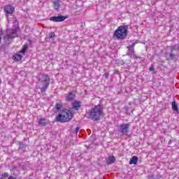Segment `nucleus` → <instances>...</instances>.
Here are the masks:
<instances>
[{"label":"nucleus","mask_w":179,"mask_h":179,"mask_svg":"<svg viewBox=\"0 0 179 179\" xmlns=\"http://www.w3.org/2000/svg\"><path fill=\"white\" fill-rule=\"evenodd\" d=\"M0 41H1V37H0Z\"/></svg>","instance_id":"nucleus-26"},{"label":"nucleus","mask_w":179,"mask_h":179,"mask_svg":"<svg viewBox=\"0 0 179 179\" xmlns=\"http://www.w3.org/2000/svg\"><path fill=\"white\" fill-rule=\"evenodd\" d=\"M72 117L73 113L71 110L64 109L56 117L55 120L58 122H69L72 120Z\"/></svg>","instance_id":"nucleus-2"},{"label":"nucleus","mask_w":179,"mask_h":179,"mask_svg":"<svg viewBox=\"0 0 179 179\" xmlns=\"http://www.w3.org/2000/svg\"><path fill=\"white\" fill-rule=\"evenodd\" d=\"M82 103L80 101H76L72 103V108L73 110H78L80 108Z\"/></svg>","instance_id":"nucleus-9"},{"label":"nucleus","mask_w":179,"mask_h":179,"mask_svg":"<svg viewBox=\"0 0 179 179\" xmlns=\"http://www.w3.org/2000/svg\"><path fill=\"white\" fill-rule=\"evenodd\" d=\"M65 99L67 101H71V100H73V99H75V94L73 93L65 94Z\"/></svg>","instance_id":"nucleus-11"},{"label":"nucleus","mask_w":179,"mask_h":179,"mask_svg":"<svg viewBox=\"0 0 179 179\" xmlns=\"http://www.w3.org/2000/svg\"><path fill=\"white\" fill-rule=\"evenodd\" d=\"M77 131H79V128H77Z\"/></svg>","instance_id":"nucleus-25"},{"label":"nucleus","mask_w":179,"mask_h":179,"mask_svg":"<svg viewBox=\"0 0 179 179\" xmlns=\"http://www.w3.org/2000/svg\"><path fill=\"white\" fill-rule=\"evenodd\" d=\"M8 179H16L13 176H10Z\"/></svg>","instance_id":"nucleus-24"},{"label":"nucleus","mask_w":179,"mask_h":179,"mask_svg":"<svg viewBox=\"0 0 179 179\" xmlns=\"http://www.w3.org/2000/svg\"><path fill=\"white\" fill-rule=\"evenodd\" d=\"M87 115L88 118H91V120H94V121L99 120V118H101L104 115L103 107H101V105L94 106L87 113Z\"/></svg>","instance_id":"nucleus-1"},{"label":"nucleus","mask_w":179,"mask_h":179,"mask_svg":"<svg viewBox=\"0 0 179 179\" xmlns=\"http://www.w3.org/2000/svg\"><path fill=\"white\" fill-rule=\"evenodd\" d=\"M104 77L106 78H108V73H105Z\"/></svg>","instance_id":"nucleus-23"},{"label":"nucleus","mask_w":179,"mask_h":179,"mask_svg":"<svg viewBox=\"0 0 179 179\" xmlns=\"http://www.w3.org/2000/svg\"><path fill=\"white\" fill-rule=\"evenodd\" d=\"M3 10L6 15H13V13H15V7L11 5H6L4 6Z\"/></svg>","instance_id":"nucleus-6"},{"label":"nucleus","mask_w":179,"mask_h":179,"mask_svg":"<svg viewBox=\"0 0 179 179\" xmlns=\"http://www.w3.org/2000/svg\"><path fill=\"white\" fill-rule=\"evenodd\" d=\"M38 124L41 127H45L47 125V121H45V119L41 118L39 120Z\"/></svg>","instance_id":"nucleus-13"},{"label":"nucleus","mask_w":179,"mask_h":179,"mask_svg":"<svg viewBox=\"0 0 179 179\" xmlns=\"http://www.w3.org/2000/svg\"><path fill=\"white\" fill-rule=\"evenodd\" d=\"M65 19H66V17L60 15V16H57V17H52L50 18V20L51 22H64V20H65Z\"/></svg>","instance_id":"nucleus-7"},{"label":"nucleus","mask_w":179,"mask_h":179,"mask_svg":"<svg viewBox=\"0 0 179 179\" xmlns=\"http://www.w3.org/2000/svg\"><path fill=\"white\" fill-rule=\"evenodd\" d=\"M128 129H129V124H123L120 125V131L122 134H128Z\"/></svg>","instance_id":"nucleus-8"},{"label":"nucleus","mask_w":179,"mask_h":179,"mask_svg":"<svg viewBox=\"0 0 179 179\" xmlns=\"http://www.w3.org/2000/svg\"><path fill=\"white\" fill-rule=\"evenodd\" d=\"M40 85H41V89H43V90H45L47 87H48V85H50V77H48V75H42L40 78Z\"/></svg>","instance_id":"nucleus-4"},{"label":"nucleus","mask_w":179,"mask_h":179,"mask_svg":"<svg viewBox=\"0 0 179 179\" xmlns=\"http://www.w3.org/2000/svg\"><path fill=\"white\" fill-rule=\"evenodd\" d=\"M150 71L151 72H153V71H155V68H154L153 66H151V67L150 68Z\"/></svg>","instance_id":"nucleus-22"},{"label":"nucleus","mask_w":179,"mask_h":179,"mask_svg":"<svg viewBox=\"0 0 179 179\" xmlns=\"http://www.w3.org/2000/svg\"><path fill=\"white\" fill-rule=\"evenodd\" d=\"M115 162V158L114 157H109L107 159V163L108 164H113Z\"/></svg>","instance_id":"nucleus-14"},{"label":"nucleus","mask_w":179,"mask_h":179,"mask_svg":"<svg viewBox=\"0 0 179 179\" xmlns=\"http://www.w3.org/2000/svg\"><path fill=\"white\" fill-rule=\"evenodd\" d=\"M172 108L174 111L178 112V108L177 107V104H176V102H172Z\"/></svg>","instance_id":"nucleus-15"},{"label":"nucleus","mask_w":179,"mask_h":179,"mask_svg":"<svg viewBox=\"0 0 179 179\" xmlns=\"http://www.w3.org/2000/svg\"><path fill=\"white\" fill-rule=\"evenodd\" d=\"M138 163V157L134 156L129 161V164H136Z\"/></svg>","instance_id":"nucleus-12"},{"label":"nucleus","mask_w":179,"mask_h":179,"mask_svg":"<svg viewBox=\"0 0 179 179\" xmlns=\"http://www.w3.org/2000/svg\"><path fill=\"white\" fill-rule=\"evenodd\" d=\"M8 177H9V175L8 174V173H3L1 175V178H0V179H6L8 178Z\"/></svg>","instance_id":"nucleus-16"},{"label":"nucleus","mask_w":179,"mask_h":179,"mask_svg":"<svg viewBox=\"0 0 179 179\" xmlns=\"http://www.w3.org/2000/svg\"><path fill=\"white\" fill-rule=\"evenodd\" d=\"M55 9H56V10H58V9H59V4H58V3H55Z\"/></svg>","instance_id":"nucleus-19"},{"label":"nucleus","mask_w":179,"mask_h":179,"mask_svg":"<svg viewBox=\"0 0 179 179\" xmlns=\"http://www.w3.org/2000/svg\"><path fill=\"white\" fill-rule=\"evenodd\" d=\"M27 50V46L24 45L22 47V49L20 52V53H17L14 55V56L13 57V59H14V61H21L23 55H24V52H26Z\"/></svg>","instance_id":"nucleus-5"},{"label":"nucleus","mask_w":179,"mask_h":179,"mask_svg":"<svg viewBox=\"0 0 179 179\" xmlns=\"http://www.w3.org/2000/svg\"><path fill=\"white\" fill-rule=\"evenodd\" d=\"M49 37H50V38H54V37H55V34L54 32H50V33L49 34Z\"/></svg>","instance_id":"nucleus-18"},{"label":"nucleus","mask_w":179,"mask_h":179,"mask_svg":"<svg viewBox=\"0 0 179 179\" xmlns=\"http://www.w3.org/2000/svg\"><path fill=\"white\" fill-rule=\"evenodd\" d=\"M13 34H15V33H17V29H14L11 31Z\"/></svg>","instance_id":"nucleus-21"},{"label":"nucleus","mask_w":179,"mask_h":179,"mask_svg":"<svg viewBox=\"0 0 179 179\" xmlns=\"http://www.w3.org/2000/svg\"><path fill=\"white\" fill-rule=\"evenodd\" d=\"M0 83H1V80H0Z\"/></svg>","instance_id":"nucleus-27"},{"label":"nucleus","mask_w":179,"mask_h":179,"mask_svg":"<svg viewBox=\"0 0 179 179\" xmlns=\"http://www.w3.org/2000/svg\"><path fill=\"white\" fill-rule=\"evenodd\" d=\"M55 108H56L57 110H61V108H62V105H61V104H59V103H57V104L55 105Z\"/></svg>","instance_id":"nucleus-17"},{"label":"nucleus","mask_w":179,"mask_h":179,"mask_svg":"<svg viewBox=\"0 0 179 179\" xmlns=\"http://www.w3.org/2000/svg\"><path fill=\"white\" fill-rule=\"evenodd\" d=\"M13 37H15V36H5V40H8L9 38H13Z\"/></svg>","instance_id":"nucleus-20"},{"label":"nucleus","mask_w":179,"mask_h":179,"mask_svg":"<svg viewBox=\"0 0 179 179\" xmlns=\"http://www.w3.org/2000/svg\"><path fill=\"white\" fill-rule=\"evenodd\" d=\"M128 34V26L121 25L114 32V37L117 40H122L127 37Z\"/></svg>","instance_id":"nucleus-3"},{"label":"nucleus","mask_w":179,"mask_h":179,"mask_svg":"<svg viewBox=\"0 0 179 179\" xmlns=\"http://www.w3.org/2000/svg\"><path fill=\"white\" fill-rule=\"evenodd\" d=\"M134 47H135V43H132L131 46H129V54L131 55V58H135V55L134 54Z\"/></svg>","instance_id":"nucleus-10"}]
</instances>
